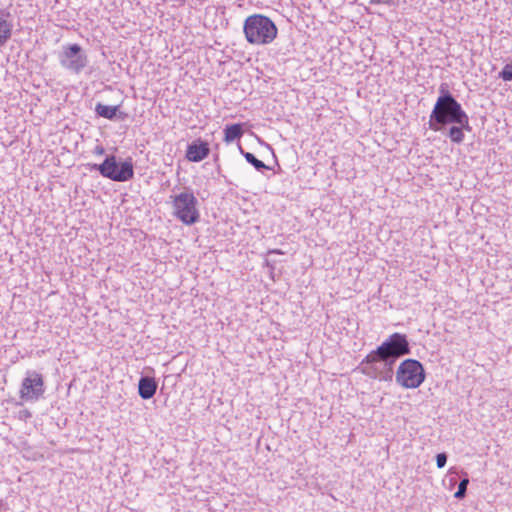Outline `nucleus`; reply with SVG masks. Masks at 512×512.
I'll use <instances>...</instances> for the list:
<instances>
[{"label": "nucleus", "instance_id": "f257e3e1", "mask_svg": "<svg viewBox=\"0 0 512 512\" xmlns=\"http://www.w3.org/2000/svg\"><path fill=\"white\" fill-rule=\"evenodd\" d=\"M411 349L405 334L393 333L380 346L362 360V372L370 378L388 381L393 376L397 359L410 354Z\"/></svg>", "mask_w": 512, "mask_h": 512}, {"label": "nucleus", "instance_id": "f03ea898", "mask_svg": "<svg viewBox=\"0 0 512 512\" xmlns=\"http://www.w3.org/2000/svg\"><path fill=\"white\" fill-rule=\"evenodd\" d=\"M447 124H459L467 127L468 115L462 109L461 104L442 85L440 96L429 117V128L433 131H440L442 126Z\"/></svg>", "mask_w": 512, "mask_h": 512}, {"label": "nucleus", "instance_id": "7ed1b4c3", "mask_svg": "<svg viewBox=\"0 0 512 512\" xmlns=\"http://www.w3.org/2000/svg\"><path fill=\"white\" fill-rule=\"evenodd\" d=\"M246 40L254 45H266L277 36L274 22L262 14H253L246 18L243 26Z\"/></svg>", "mask_w": 512, "mask_h": 512}, {"label": "nucleus", "instance_id": "20e7f679", "mask_svg": "<svg viewBox=\"0 0 512 512\" xmlns=\"http://www.w3.org/2000/svg\"><path fill=\"white\" fill-rule=\"evenodd\" d=\"M89 166L90 170H96L103 177L115 182H126L134 176V168L131 159L118 163L115 155L106 156L101 164H89Z\"/></svg>", "mask_w": 512, "mask_h": 512}, {"label": "nucleus", "instance_id": "39448f33", "mask_svg": "<svg viewBox=\"0 0 512 512\" xmlns=\"http://www.w3.org/2000/svg\"><path fill=\"white\" fill-rule=\"evenodd\" d=\"M425 380L423 365L416 359L402 361L396 371V382L406 389L418 388Z\"/></svg>", "mask_w": 512, "mask_h": 512}, {"label": "nucleus", "instance_id": "423d86ee", "mask_svg": "<svg viewBox=\"0 0 512 512\" xmlns=\"http://www.w3.org/2000/svg\"><path fill=\"white\" fill-rule=\"evenodd\" d=\"M58 60L63 69L73 74H80L89 62L87 54L77 43L63 45Z\"/></svg>", "mask_w": 512, "mask_h": 512}, {"label": "nucleus", "instance_id": "0eeeda50", "mask_svg": "<svg viewBox=\"0 0 512 512\" xmlns=\"http://www.w3.org/2000/svg\"><path fill=\"white\" fill-rule=\"evenodd\" d=\"M197 199L192 192H181L173 198L174 215L182 223L192 225L199 220Z\"/></svg>", "mask_w": 512, "mask_h": 512}, {"label": "nucleus", "instance_id": "6e6552de", "mask_svg": "<svg viewBox=\"0 0 512 512\" xmlns=\"http://www.w3.org/2000/svg\"><path fill=\"white\" fill-rule=\"evenodd\" d=\"M45 382L42 374L28 370L22 380L19 396L24 402H37L44 397Z\"/></svg>", "mask_w": 512, "mask_h": 512}, {"label": "nucleus", "instance_id": "1a4fd4ad", "mask_svg": "<svg viewBox=\"0 0 512 512\" xmlns=\"http://www.w3.org/2000/svg\"><path fill=\"white\" fill-rule=\"evenodd\" d=\"M208 144L202 141L193 142L186 151V157L191 162H200L209 155Z\"/></svg>", "mask_w": 512, "mask_h": 512}, {"label": "nucleus", "instance_id": "9d476101", "mask_svg": "<svg viewBox=\"0 0 512 512\" xmlns=\"http://www.w3.org/2000/svg\"><path fill=\"white\" fill-rule=\"evenodd\" d=\"M157 387L158 384L153 377L142 376L138 383L139 396L144 400L151 399L155 395Z\"/></svg>", "mask_w": 512, "mask_h": 512}, {"label": "nucleus", "instance_id": "9b49d317", "mask_svg": "<svg viewBox=\"0 0 512 512\" xmlns=\"http://www.w3.org/2000/svg\"><path fill=\"white\" fill-rule=\"evenodd\" d=\"M9 12L0 10V46H3L12 36L13 24L8 20Z\"/></svg>", "mask_w": 512, "mask_h": 512}, {"label": "nucleus", "instance_id": "f8f14e48", "mask_svg": "<svg viewBox=\"0 0 512 512\" xmlns=\"http://www.w3.org/2000/svg\"><path fill=\"white\" fill-rule=\"evenodd\" d=\"M464 130L468 132L471 131V126L469 123L467 127L459 124H454L448 130V137L453 143L460 144L464 141Z\"/></svg>", "mask_w": 512, "mask_h": 512}, {"label": "nucleus", "instance_id": "ddd939ff", "mask_svg": "<svg viewBox=\"0 0 512 512\" xmlns=\"http://www.w3.org/2000/svg\"><path fill=\"white\" fill-rule=\"evenodd\" d=\"M224 141L226 143H232L233 141L240 139L243 135L242 124L236 123L227 125L224 129Z\"/></svg>", "mask_w": 512, "mask_h": 512}, {"label": "nucleus", "instance_id": "4468645a", "mask_svg": "<svg viewBox=\"0 0 512 512\" xmlns=\"http://www.w3.org/2000/svg\"><path fill=\"white\" fill-rule=\"evenodd\" d=\"M118 106H110L98 103L95 107V112L98 116L112 120L116 117Z\"/></svg>", "mask_w": 512, "mask_h": 512}, {"label": "nucleus", "instance_id": "2eb2a0df", "mask_svg": "<svg viewBox=\"0 0 512 512\" xmlns=\"http://www.w3.org/2000/svg\"><path fill=\"white\" fill-rule=\"evenodd\" d=\"M241 153L243 154L246 161L251 164L257 171H262L265 169H268V166H266L263 161L257 159L254 154L250 152H244L242 149Z\"/></svg>", "mask_w": 512, "mask_h": 512}, {"label": "nucleus", "instance_id": "dca6fc26", "mask_svg": "<svg viewBox=\"0 0 512 512\" xmlns=\"http://www.w3.org/2000/svg\"><path fill=\"white\" fill-rule=\"evenodd\" d=\"M469 484V479L467 477L463 478L458 485V489L454 494V497L457 499H463L466 495L467 486Z\"/></svg>", "mask_w": 512, "mask_h": 512}, {"label": "nucleus", "instance_id": "f3484780", "mask_svg": "<svg viewBox=\"0 0 512 512\" xmlns=\"http://www.w3.org/2000/svg\"><path fill=\"white\" fill-rule=\"evenodd\" d=\"M499 77L504 81H512V64H506L499 73Z\"/></svg>", "mask_w": 512, "mask_h": 512}, {"label": "nucleus", "instance_id": "a211bd4d", "mask_svg": "<svg viewBox=\"0 0 512 512\" xmlns=\"http://www.w3.org/2000/svg\"><path fill=\"white\" fill-rule=\"evenodd\" d=\"M447 462V455L446 453H438L436 455V465L439 469L443 468L446 465Z\"/></svg>", "mask_w": 512, "mask_h": 512}, {"label": "nucleus", "instance_id": "6ab92c4d", "mask_svg": "<svg viewBox=\"0 0 512 512\" xmlns=\"http://www.w3.org/2000/svg\"><path fill=\"white\" fill-rule=\"evenodd\" d=\"M93 153L95 155H103L105 153V149L102 145H97L94 150H93Z\"/></svg>", "mask_w": 512, "mask_h": 512}, {"label": "nucleus", "instance_id": "aec40b11", "mask_svg": "<svg viewBox=\"0 0 512 512\" xmlns=\"http://www.w3.org/2000/svg\"><path fill=\"white\" fill-rule=\"evenodd\" d=\"M370 3L371 4H381V3H383V1L382 0H370Z\"/></svg>", "mask_w": 512, "mask_h": 512}, {"label": "nucleus", "instance_id": "412c9836", "mask_svg": "<svg viewBox=\"0 0 512 512\" xmlns=\"http://www.w3.org/2000/svg\"><path fill=\"white\" fill-rule=\"evenodd\" d=\"M30 416V412L24 413V416Z\"/></svg>", "mask_w": 512, "mask_h": 512}, {"label": "nucleus", "instance_id": "4be33fe9", "mask_svg": "<svg viewBox=\"0 0 512 512\" xmlns=\"http://www.w3.org/2000/svg\"><path fill=\"white\" fill-rule=\"evenodd\" d=\"M30 416V412L24 413V416Z\"/></svg>", "mask_w": 512, "mask_h": 512}]
</instances>
